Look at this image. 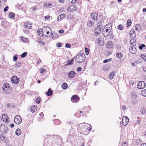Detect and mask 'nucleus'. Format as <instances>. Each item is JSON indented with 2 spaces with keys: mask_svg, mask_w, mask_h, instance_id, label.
I'll use <instances>...</instances> for the list:
<instances>
[{
  "mask_svg": "<svg viewBox=\"0 0 146 146\" xmlns=\"http://www.w3.org/2000/svg\"><path fill=\"white\" fill-rule=\"evenodd\" d=\"M102 32L103 35L105 37H107L109 35L110 39H112L113 38L114 36L111 30L104 28L102 29Z\"/></svg>",
  "mask_w": 146,
  "mask_h": 146,
  "instance_id": "nucleus-1",
  "label": "nucleus"
},
{
  "mask_svg": "<svg viewBox=\"0 0 146 146\" xmlns=\"http://www.w3.org/2000/svg\"><path fill=\"white\" fill-rule=\"evenodd\" d=\"M85 55L84 54H77L76 56L75 61L78 62H82L85 60Z\"/></svg>",
  "mask_w": 146,
  "mask_h": 146,
  "instance_id": "nucleus-2",
  "label": "nucleus"
},
{
  "mask_svg": "<svg viewBox=\"0 0 146 146\" xmlns=\"http://www.w3.org/2000/svg\"><path fill=\"white\" fill-rule=\"evenodd\" d=\"M8 128L5 124H1L0 125V131L1 132L3 133H7Z\"/></svg>",
  "mask_w": 146,
  "mask_h": 146,
  "instance_id": "nucleus-3",
  "label": "nucleus"
},
{
  "mask_svg": "<svg viewBox=\"0 0 146 146\" xmlns=\"http://www.w3.org/2000/svg\"><path fill=\"white\" fill-rule=\"evenodd\" d=\"M2 89L4 92L7 94H9L11 92L10 89L8 84H4L3 86Z\"/></svg>",
  "mask_w": 146,
  "mask_h": 146,
  "instance_id": "nucleus-4",
  "label": "nucleus"
},
{
  "mask_svg": "<svg viewBox=\"0 0 146 146\" xmlns=\"http://www.w3.org/2000/svg\"><path fill=\"white\" fill-rule=\"evenodd\" d=\"M21 121L22 119L20 116L17 115L14 117V121L16 124H20L21 123Z\"/></svg>",
  "mask_w": 146,
  "mask_h": 146,
  "instance_id": "nucleus-5",
  "label": "nucleus"
},
{
  "mask_svg": "<svg viewBox=\"0 0 146 146\" xmlns=\"http://www.w3.org/2000/svg\"><path fill=\"white\" fill-rule=\"evenodd\" d=\"M11 81L12 83L16 84L18 83L19 80L16 76H14L11 78Z\"/></svg>",
  "mask_w": 146,
  "mask_h": 146,
  "instance_id": "nucleus-6",
  "label": "nucleus"
},
{
  "mask_svg": "<svg viewBox=\"0 0 146 146\" xmlns=\"http://www.w3.org/2000/svg\"><path fill=\"white\" fill-rule=\"evenodd\" d=\"M145 86V83L143 81H140L139 82L137 85V87L139 89H143Z\"/></svg>",
  "mask_w": 146,
  "mask_h": 146,
  "instance_id": "nucleus-7",
  "label": "nucleus"
},
{
  "mask_svg": "<svg viewBox=\"0 0 146 146\" xmlns=\"http://www.w3.org/2000/svg\"><path fill=\"white\" fill-rule=\"evenodd\" d=\"M91 19L94 21H97L98 19V15L97 13H93L91 14Z\"/></svg>",
  "mask_w": 146,
  "mask_h": 146,
  "instance_id": "nucleus-8",
  "label": "nucleus"
},
{
  "mask_svg": "<svg viewBox=\"0 0 146 146\" xmlns=\"http://www.w3.org/2000/svg\"><path fill=\"white\" fill-rule=\"evenodd\" d=\"M122 121L123 125L125 126L128 123L129 119L127 116H124L123 117Z\"/></svg>",
  "mask_w": 146,
  "mask_h": 146,
  "instance_id": "nucleus-9",
  "label": "nucleus"
},
{
  "mask_svg": "<svg viewBox=\"0 0 146 146\" xmlns=\"http://www.w3.org/2000/svg\"><path fill=\"white\" fill-rule=\"evenodd\" d=\"M44 29L45 27H43L42 29H39L37 30L38 33L40 36H42L44 35V31H43L44 30Z\"/></svg>",
  "mask_w": 146,
  "mask_h": 146,
  "instance_id": "nucleus-10",
  "label": "nucleus"
},
{
  "mask_svg": "<svg viewBox=\"0 0 146 146\" xmlns=\"http://www.w3.org/2000/svg\"><path fill=\"white\" fill-rule=\"evenodd\" d=\"M94 24V21L92 19H89L87 22V26L88 27H93Z\"/></svg>",
  "mask_w": 146,
  "mask_h": 146,
  "instance_id": "nucleus-11",
  "label": "nucleus"
},
{
  "mask_svg": "<svg viewBox=\"0 0 146 146\" xmlns=\"http://www.w3.org/2000/svg\"><path fill=\"white\" fill-rule=\"evenodd\" d=\"M71 100L74 103H76L79 100V97L77 95H74L71 97Z\"/></svg>",
  "mask_w": 146,
  "mask_h": 146,
  "instance_id": "nucleus-12",
  "label": "nucleus"
},
{
  "mask_svg": "<svg viewBox=\"0 0 146 146\" xmlns=\"http://www.w3.org/2000/svg\"><path fill=\"white\" fill-rule=\"evenodd\" d=\"M77 9V7L74 5H72L68 8L67 10L69 11H74Z\"/></svg>",
  "mask_w": 146,
  "mask_h": 146,
  "instance_id": "nucleus-13",
  "label": "nucleus"
},
{
  "mask_svg": "<svg viewBox=\"0 0 146 146\" xmlns=\"http://www.w3.org/2000/svg\"><path fill=\"white\" fill-rule=\"evenodd\" d=\"M102 31L101 28L97 27L95 29L94 32L96 36L99 35Z\"/></svg>",
  "mask_w": 146,
  "mask_h": 146,
  "instance_id": "nucleus-14",
  "label": "nucleus"
},
{
  "mask_svg": "<svg viewBox=\"0 0 146 146\" xmlns=\"http://www.w3.org/2000/svg\"><path fill=\"white\" fill-rule=\"evenodd\" d=\"M75 75V73L73 71H71L68 73V77L70 78H73Z\"/></svg>",
  "mask_w": 146,
  "mask_h": 146,
  "instance_id": "nucleus-15",
  "label": "nucleus"
},
{
  "mask_svg": "<svg viewBox=\"0 0 146 146\" xmlns=\"http://www.w3.org/2000/svg\"><path fill=\"white\" fill-rule=\"evenodd\" d=\"M104 28L110 30H111L112 29V24L111 23H109L105 25L104 27Z\"/></svg>",
  "mask_w": 146,
  "mask_h": 146,
  "instance_id": "nucleus-16",
  "label": "nucleus"
},
{
  "mask_svg": "<svg viewBox=\"0 0 146 146\" xmlns=\"http://www.w3.org/2000/svg\"><path fill=\"white\" fill-rule=\"evenodd\" d=\"M113 45V43L111 41H109L106 44V47L109 48H110L112 47Z\"/></svg>",
  "mask_w": 146,
  "mask_h": 146,
  "instance_id": "nucleus-17",
  "label": "nucleus"
},
{
  "mask_svg": "<svg viewBox=\"0 0 146 146\" xmlns=\"http://www.w3.org/2000/svg\"><path fill=\"white\" fill-rule=\"evenodd\" d=\"M98 39L99 40L98 44L99 45L101 46H103L104 44V40L103 39L101 38H98Z\"/></svg>",
  "mask_w": 146,
  "mask_h": 146,
  "instance_id": "nucleus-18",
  "label": "nucleus"
},
{
  "mask_svg": "<svg viewBox=\"0 0 146 146\" xmlns=\"http://www.w3.org/2000/svg\"><path fill=\"white\" fill-rule=\"evenodd\" d=\"M37 106L36 105L32 106L31 108V111L32 113H34L37 110Z\"/></svg>",
  "mask_w": 146,
  "mask_h": 146,
  "instance_id": "nucleus-19",
  "label": "nucleus"
},
{
  "mask_svg": "<svg viewBox=\"0 0 146 146\" xmlns=\"http://www.w3.org/2000/svg\"><path fill=\"white\" fill-rule=\"evenodd\" d=\"M135 28V30L137 31H139L141 29V25L139 24H136Z\"/></svg>",
  "mask_w": 146,
  "mask_h": 146,
  "instance_id": "nucleus-20",
  "label": "nucleus"
},
{
  "mask_svg": "<svg viewBox=\"0 0 146 146\" xmlns=\"http://www.w3.org/2000/svg\"><path fill=\"white\" fill-rule=\"evenodd\" d=\"M116 56L119 59H121L123 57L122 53L120 52H118L116 54Z\"/></svg>",
  "mask_w": 146,
  "mask_h": 146,
  "instance_id": "nucleus-21",
  "label": "nucleus"
},
{
  "mask_svg": "<svg viewBox=\"0 0 146 146\" xmlns=\"http://www.w3.org/2000/svg\"><path fill=\"white\" fill-rule=\"evenodd\" d=\"M130 43L133 46H135L136 44V41L135 39H132L130 41Z\"/></svg>",
  "mask_w": 146,
  "mask_h": 146,
  "instance_id": "nucleus-22",
  "label": "nucleus"
},
{
  "mask_svg": "<svg viewBox=\"0 0 146 146\" xmlns=\"http://www.w3.org/2000/svg\"><path fill=\"white\" fill-rule=\"evenodd\" d=\"M130 35L131 37H134L135 36V31L134 29L131 30L130 32Z\"/></svg>",
  "mask_w": 146,
  "mask_h": 146,
  "instance_id": "nucleus-23",
  "label": "nucleus"
},
{
  "mask_svg": "<svg viewBox=\"0 0 146 146\" xmlns=\"http://www.w3.org/2000/svg\"><path fill=\"white\" fill-rule=\"evenodd\" d=\"M53 93V92L51 90L50 88H49L46 93V95H47L48 96H51V95H52Z\"/></svg>",
  "mask_w": 146,
  "mask_h": 146,
  "instance_id": "nucleus-24",
  "label": "nucleus"
},
{
  "mask_svg": "<svg viewBox=\"0 0 146 146\" xmlns=\"http://www.w3.org/2000/svg\"><path fill=\"white\" fill-rule=\"evenodd\" d=\"M9 16L11 19H13L15 17V14L12 12H10L9 14Z\"/></svg>",
  "mask_w": 146,
  "mask_h": 146,
  "instance_id": "nucleus-25",
  "label": "nucleus"
},
{
  "mask_svg": "<svg viewBox=\"0 0 146 146\" xmlns=\"http://www.w3.org/2000/svg\"><path fill=\"white\" fill-rule=\"evenodd\" d=\"M21 131L20 129L18 128L16 129L15 131V133L16 135L18 136L19 135L21 134Z\"/></svg>",
  "mask_w": 146,
  "mask_h": 146,
  "instance_id": "nucleus-26",
  "label": "nucleus"
},
{
  "mask_svg": "<svg viewBox=\"0 0 146 146\" xmlns=\"http://www.w3.org/2000/svg\"><path fill=\"white\" fill-rule=\"evenodd\" d=\"M0 138L1 139V140L4 142H5L6 143H7V141L6 138H5V137H4L3 136V135H0Z\"/></svg>",
  "mask_w": 146,
  "mask_h": 146,
  "instance_id": "nucleus-27",
  "label": "nucleus"
},
{
  "mask_svg": "<svg viewBox=\"0 0 146 146\" xmlns=\"http://www.w3.org/2000/svg\"><path fill=\"white\" fill-rule=\"evenodd\" d=\"M46 34H48L49 33H52V30L51 29L48 27H46Z\"/></svg>",
  "mask_w": 146,
  "mask_h": 146,
  "instance_id": "nucleus-28",
  "label": "nucleus"
},
{
  "mask_svg": "<svg viewBox=\"0 0 146 146\" xmlns=\"http://www.w3.org/2000/svg\"><path fill=\"white\" fill-rule=\"evenodd\" d=\"M21 40L23 42L25 43L29 41L28 38L23 37H21Z\"/></svg>",
  "mask_w": 146,
  "mask_h": 146,
  "instance_id": "nucleus-29",
  "label": "nucleus"
},
{
  "mask_svg": "<svg viewBox=\"0 0 146 146\" xmlns=\"http://www.w3.org/2000/svg\"><path fill=\"white\" fill-rule=\"evenodd\" d=\"M68 87L67 84L65 83H63L62 85V88L64 89H66Z\"/></svg>",
  "mask_w": 146,
  "mask_h": 146,
  "instance_id": "nucleus-30",
  "label": "nucleus"
},
{
  "mask_svg": "<svg viewBox=\"0 0 146 146\" xmlns=\"http://www.w3.org/2000/svg\"><path fill=\"white\" fill-rule=\"evenodd\" d=\"M141 94L142 96L146 97V89L142 91Z\"/></svg>",
  "mask_w": 146,
  "mask_h": 146,
  "instance_id": "nucleus-31",
  "label": "nucleus"
},
{
  "mask_svg": "<svg viewBox=\"0 0 146 146\" xmlns=\"http://www.w3.org/2000/svg\"><path fill=\"white\" fill-rule=\"evenodd\" d=\"M131 24V21L130 19H129L127 21V27H129L130 26Z\"/></svg>",
  "mask_w": 146,
  "mask_h": 146,
  "instance_id": "nucleus-32",
  "label": "nucleus"
},
{
  "mask_svg": "<svg viewBox=\"0 0 146 146\" xmlns=\"http://www.w3.org/2000/svg\"><path fill=\"white\" fill-rule=\"evenodd\" d=\"M21 63L20 62L18 61L17 62L15 63V67L18 68L19 67L21 66Z\"/></svg>",
  "mask_w": 146,
  "mask_h": 146,
  "instance_id": "nucleus-33",
  "label": "nucleus"
},
{
  "mask_svg": "<svg viewBox=\"0 0 146 146\" xmlns=\"http://www.w3.org/2000/svg\"><path fill=\"white\" fill-rule=\"evenodd\" d=\"M136 48L135 47H131L129 48V50L132 53H134L135 52L133 51V50H135Z\"/></svg>",
  "mask_w": 146,
  "mask_h": 146,
  "instance_id": "nucleus-34",
  "label": "nucleus"
},
{
  "mask_svg": "<svg viewBox=\"0 0 146 146\" xmlns=\"http://www.w3.org/2000/svg\"><path fill=\"white\" fill-rule=\"evenodd\" d=\"M114 76V73L113 72H112L109 76V77L110 79H113Z\"/></svg>",
  "mask_w": 146,
  "mask_h": 146,
  "instance_id": "nucleus-35",
  "label": "nucleus"
},
{
  "mask_svg": "<svg viewBox=\"0 0 146 146\" xmlns=\"http://www.w3.org/2000/svg\"><path fill=\"white\" fill-rule=\"evenodd\" d=\"M27 52H25L23 53L21 55V56L22 58H25L27 55Z\"/></svg>",
  "mask_w": 146,
  "mask_h": 146,
  "instance_id": "nucleus-36",
  "label": "nucleus"
},
{
  "mask_svg": "<svg viewBox=\"0 0 146 146\" xmlns=\"http://www.w3.org/2000/svg\"><path fill=\"white\" fill-rule=\"evenodd\" d=\"M118 29L120 30H122L123 29V27L122 25L119 24L117 27Z\"/></svg>",
  "mask_w": 146,
  "mask_h": 146,
  "instance_id": "nucleus-37",
  "label": "nucleus"
},
{
  "mask_svg": "<svg viewBox=\"0 0 146 146\" xmlns=\"http://www.w3.org/2000/svg\"><path fill=\"white\" fill-rule=\"evenodd\" d=\"M17 55L16 54L15 55L13 58V60L14 62H16L17 61Z\"/></svg>",
  "mask_w": 146,
  "mask_h": 146,
  "instance_id": "nucleus-38",
  "label": "nucleus"
},
{
  "mask_svg": "<svg viewBox=\"0 0 146 146\" xmlns=\"http://www.w3.org/2000/svg\"><path fill=\"white\" fill-rule=\"evenodd\" d=\"M141 57L145 61H146V55L145 54H141Z\"/></svg>",
  "mask_w": 146,
  "mask_h": 146,
  "instance_id": "nucleus-39",
  "label": "nucleus"
},
{
  "mask_svg": "<svg viewBox=\"0 0 146 146\" xmlns=\"http://www.w3.org/2000/svg\"><path fill=\"white\" fill-rule=\"evenodd\" d=\"M141 113L142 114H145V111L144 109V107H142L140 110Z\"/></svg>",
  "mask_w": 146,
  "mask_h": 146,
  "instance_id": "nucleus-40",
  "label": "nucleus"
},
{
  "mask_svg": "<svg viewBox=\"0 0 146 146\" xmlns=\"http://www.w3.org/2000/svg\"><path fill=\"white\" fill-rule=\"evenodd\" d=\"M74 60V58H73L71 59L70 60V61H69V60L68 61V62H69L67 64H66L67 65H70V64H72L73 63Z\"/></svg>",
  "mask_w": 146,
  "mask_h": 146,
  "instance_id": "nucleus-41",
  "label": "nucleus"
},
{
  "mask_svg": "<svg viewBox=\"0 0 146 146\" xmlns=\"http://www.w3.org/2000/svg\"><path fill=\"white\" fill-rule=\"evenodd\" d=\"M89 49L88 48L86 47L85 48V52L86 54L87 55H88L89 54Z\"/></svg>",
  "mask_w": 146,
  "mask_h": 146,
  "instance_id": "nucleus-42",
  "label": "nucleus"
},
{
  "mask_svg": "<svg viewBox=\"0 0 146 146\" xmlns=\"http://www.w3.org/2000/svg\"><path fill=\"white\" fill-rule=\"evenodd\" d=\"M112 60L110 58L109 59H105L103 61V62L104 63H106L110 61H111Z\"/></svg>",
  "mask_w": 146,
  "mask_h": 146,
  "instance_id": "nucleus-43",
  "label": "nucleus"
},
{
  "mask_svg": "<svg viewBox=\"0 0 146 146\" xmlns=\"http://www.w3.org/2000/svg\"><path fill=\"white\" fill-rule=\"evenodd\" d=\"M145 46L144 44H142L141 45L139 46V48L140 50L143 49V48L145 47Z\"/></svg>",
  "mask_w": 146,
  "mask_h": 146,
  "instance_id": "nucleus-44",
  "label": "nucleus"
},
{
  "mask_svg": "<svg viewBox=\"0 0 146 146\" xmlns=\"http://www.w3.org/2000/svg\"><path fill=\"white\" fill-rule=\"evenodd\" d=\"M36 102L37 104H39L40 102V98L39 97L37 98L36 100Z\"/></svg>",
  "mask_w": 146,
  "mask_h": 146,
  "instance_id": "nucleus-45",
  "label": "nucleus"
},
{
  "mask_svg": "<svg viewBox=\"0 0 146 146\" xmlns=\"http://www.w3.org/2000/svg\"><path fill=\"white\" fill-rule=\"evenodd\" d=\"M27 25H26V27L27 28H28L29 29H30L32 27V25L30 24L29 25L28 23H27Z\"/></svg>",
  "mask_w": 146,
  "mask_h": 146,
  "instance_id": "nucleus-46",
  "label": "nucleus"
},
{
  "mask_svg": "<svg viewBox=\"0 0 146 146\" xmlns=\"http://www.w3.org/2000/svg\"><path fill=\"white\" fill-rule=\"evenodd\" d=\"M71 44L69 43H67L65 45V46L67 48H70L71 46Z\"/></svg>",
  "mask_w": 146,
  "mask_h": 146,
  "instance_id": "nucleus-47",
  "label": "nucleus"
},
{
  "mask_svg": "<svg viewBox=\"0 0 146 146\" xmlns=\"http://www.w3.org/2000/svg\"><path fill=\"white\" fill-rule=\"evenodd\" d=\"M65 16V15L64 14H62L60 15L59 17L60 19H62L63 17Z\"/></svg>",
  "mask_w": 146,
  "mask_h": 146,
  "instance_id": "nucleus-48",
  "label": "nucleus"
},
{
  "mask_svg": "<svg viewBox=\"0 0 146 146\" xmlns=\"http://www.w3.org/2000/svg\"><path fill=\"white\" fill-rule=\"evenodd\" d=\"M40 72L41 73H44L45 72V70L43 68H41L40 69Z\"/></svg>",
  "mask_w": 146,
  "mask_h": 146,
  "instance_id": "nucleus-49",
  "label": "nucleus"
},
{
  "mask_svg": "<svg viewBox=\"0 0 146 146\" xmlns=\"http://www.w3.org/2000/svg\"><path fill=\"white\" fill-rule=\"evenodd\" d=\"M9 9V7L8 6H6L4 9V11L5 12L7 11Z\"/></svg>",
  "mask_w": 146,
  "mask_h": 146,
  "instance_id": "nucleus-50",
  "label": "nucleus"
},
{
  "mask_svg": "<svg viewBox=\"0 0 146 146\" xmlns=\"http://www.w3.org/2000/svg\"><path fill=\"white\" fill-rule=\"evenodd\" d=\"M121 108H122V110H125L126 109V106L125 105H123L122 106Z\"/></svg>",
  "mask_w": 146,
  "mask_h": 146,
  "instance_id": "nucleus-51",
  "label": "nucleus"
},
{
  "mask_svg": "<svg viewBox=\"0 0 146 146\" xmlns=\"http://www.w3.org/2000/svg\"><path fill=\"white\" fill-rule=\"evenodd\" d=\"M79 1V0H72L71 2L73 3H75L78 2Z\"/></svg>",
  "mask_w": 146,
  "mask_h": 146,
  "instance_id": "nucleus-52",
  "label": "nucleus"
},
{
  "mask_svg": "<svg viewBox=\"0 0 146 146\" xmlns=\"http://www.w3.org/2000/svg\"><path fill=\"white\" fill-rule=\"evenodd\" d=\"M56 46L58 47H61V44L60 43L58 42L56 44Z\"/></svg>",
  "mask_w": 146,
  "mask_h": 146,
  "instance_id": "nucleus-53",
  "label": "nucleus"
},
{
  "mask_svg": "<svg viewBox=\"0 0 146 146\" xmlns=\"http://www.w3.org/2000/svg\"><path fill=\"white\" fill-rule=\"evenodd\" d=\"M102 24V23H101L100 22H99L98 23V24H97V25H98V27H100V28H101V25Z\"/></svg>",
  "mask_w": 146,
  "mask_h": 146,
  "instance_id": "nucleus-54",
  "label": "nucleus"
},
{
  "mask_svg": "<svg viewBox=\"0 0 146 146\" xmlns=\"http://www.w3.org/2000/svg\"><path fill=\"white\" fill-rule=\"evenodd\" d=\"M24 32L27 34H29V31L27 30H25L24 31Z\"/></svg>",
  "mask_w": 146,
  "mask_h": 146,
  "instance_id": "nucleus-55",
  "label": "nucleus"
},
{
  "mask_svg": "<svg viewBox=\"0 0 146 146\" xmlns=\"http://www.w3.org/2000/svg\"><path fill=\"white\" fill-rule=\"evenodd\" d=\"M127 143L125 142H123L122 146H127Z\"/></svg>",
  "mask_w": 146,
  "mask_h": 146,
  "instance_id": "nucleus-56",
  "label": "nucleus"
},
{
  "mask_svg": "<svg viewBox=\"0 0 146 146\" xmlns=\"http://www.w3.org/2000/svg\"><path fill=\"white\" fill-rule=\"evenodd\" d=\"M31 10L34 11L36 9V7L34 6L33 7L31 8Z\"/></svg>",
  "mask_w": 146,
  "mask_h": 146,
  "instance_id": "nucleus-57",
  "label": "nucleus"
},
{
  "mask_svg": "<svg viewBox=\"0 0 146 146\" xmlns=\"http://www.w3.org/2000/svg\"><path fill=\"white\" fill-rule=\"evenodd\" d=\"M143 71L145 72H146V67L145 66L142 67Z\"/></svg>",
  "mask_w": 146,
  "mask_h": 146,
  "instance_id": "nucleus-58",
  "label": "nucleus"
},
{
  "mask_svg": "<svg viewBox=\"0 0 146 146\" xmlns=\"http://www.w3.org/2000/svg\"><path fill=\"white\" fill-rule=\"evenodd\" d=\"M82 70V68L81 67H78L77 69V71L80 72Z\"/></svg>",
  "mask_w": 146,
  "mask_h": 146,
  "instance_id": "nucleus-59",
  "label": "nucleus"
},
{
  "mask_svg": "<svg viewBox=\"0 0 146 146\" xmlns=\"http://www.w3.org/2000/svg\"><path fill=\"white\" fill-rule=\"evenodd\" d=\"M64 32V30L63 29H61L59 31V32L60 33H62Z\"/></svg>",
  "mask_w": 146,
  "mask_h": 146,
  "instance_id": "nucleus-60",
  "label": "nucleus"
},
{
  "mask_svg": "<svg viewBox=\"0 0 146 146\" xmlns=\"http://www.w3.org/2000/svg\"><path fill=\"white\" fill-rule=\"evenodd\" d=\"M131 65L133 66H135V64L134 62H131Z\"/></svg>",
  "mask_w": 146,
  "mask_h": 146,
  "instance_id": "nucleus-61",
  "label": "nucleus"
},
{
  "mask_svg": "<svg viewBox=\"0 0 146 146\" xmlns=\"http://www.w3.org/2000/svg\"><path fill=\"white\" fill-rule=\"evenodd\" d=\"M50 17L48 15L46 16V20H48L50 19Z\"/></svg>",
  "mask_w": 146,
  "mask_h": 146,
  "instance_id": "nucleus-62",
  "label": "nucleus"
},
{
  "mask_svg": "<svg viewBox=\"0 0 146 146\" xmlns=\"http://www.w3.org/2000/svg\"><path fill=\"white\" fill-rule=\"evenodd\" d=\"M52 6L51 4H48L47 6L46 5V7H48L49 8L50 7Z\"/></svg>",
  "mask_w": 146,
  "mask_h": 146,
  "instance_id": "nucleus-63",
  "label": "nucleus"
},
{
  "mask_svg": "<svg viewBox=\"0 0 146 146\" xmlns=\"http://www.w3.org/2000/svg\"><path fill=\"white\" fill-rule=\"evenodd\" d=\"M10 126L11 128L13 127L14 126V124H11L10 125Z\"/></svg>",
  "mask_w": 146,
  "mask_h": 146,
  "instance_id": "nucleus-64",
  "label": "nucleus"
}]
</instances>
